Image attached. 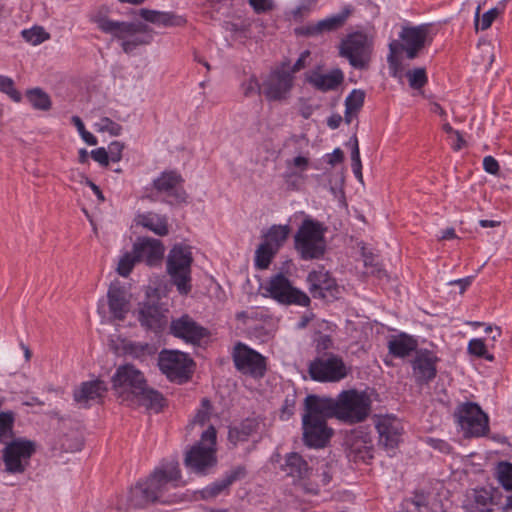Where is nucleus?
<instances>
[{
	"label": "nucleus",
	"instance_id": "nucleus-55",
	"mask_svg": "<svg viewBox=\"0 0 512 512\" xmlns=\"http://www.w3.org/2000/svg\"><path fill=\"white\" fill-rule=\"evenodd\" d=\"M246 475H247L246 467L243 465H238V466L232 467L229 471H227L225 473V475L223 476V479L226 481V483L230 487L236 481L244 479L246 477Z\"/></svg>",
	"mask_w": 512,
	"mask_h": 512
},
{
	"label": "nucleus",
	"instance_id": "nucleus-18",
	"mask_svg": "<svg viewBox=\"0 0 512 512\" xmlns=\"http://www.w3.org/2000/svg\"><path fill=\"white\" fill-rule=\"evenodd\" d=\"M217 450H187L184 457V465L191 473L200 476L207 475L216 467L218 458Z\"/></svg>",
	"mask_w": 512,
	"mask_h": 512
},
{
	"label": "nucleus",
	"instance_id": "nucleus-40",
	"mask_svg": "<svg viewBox=\"0 0 512 512\" xmlns=\"http://www.w3.org/2000/svg\"><path fill=\"white\" fill-rule=\"evenodd\" d=\"M26 97L34 109L48 111L51 108L50 96L40 88L28 90Z\"/></svg>",
	"mask_w": 512,
	"mask_h": 512
},
{
	"label": "nucleus",
	"instance_id": "nucleus-49",
	"mask_svg": "<svg viewBox=\"0 0 512 512\" xmlns=\"http://www.w3.org/2000/svg\"><path fill=\"white\" fill-rule=\"evenodd\" d=\"M229 488V485L222 478L216 480L201 491L202 498L207 500L214 498Z\"/></svg>",
	"mask_w": 512,
	"mask_h": 512
},
{
	"label": "nucleus",
	"instance_id": "nucleus-27",
	"mask_svg": "<svg viewBox=\"0 0 512 512\" xmlns=\"http://www.w3.org/2000/svg\"><path fill=\"white\" fill-rule=\"evenodd\" d=\"M282 470L288 476L297 480L310 479L311 475H313V466H309L302 455L296 451H292L286 455Z\"/></svg>",
	"mask_w": 512,
	"mask_h": 512
},
{
	"label": "nucleus",
	"instance_id": "nucleus-37",
	"mask_svg": "<svg viewBox=\"0 0 512 512\" xmlns=\"http://www.w3.org/2000/svg\"><path fill=\"white\" fill-rule=\"evenodd\" d=\"M290 232L291 227L288 224L272 225L264 234L263 242L278 251L286 242Z\"/></svg>",
	"mask_w": 512,
	"mask_h": 512
},
{
	"label": "nucleus",
	"instance_id": "nucleus-5",
	"mask_svg": "<svg viewBox=\"0 0 512 512\" xmlns=\"http://www.w3.org/2000/svg\"><path fill=\"white\" fill-rule=\"evenodd\" d=\"M192 263V248L189 245L175 244L168 253L166 270L180 295H188L192 290Z\"/></svg>",
	"mask_w": 512,
	"mask_h": 512
},
{
	"label": "nucleus",
	"instance_id": "nucleus-33",
	"mask_svg": "<svg viewBox=\"0 0 512 512\" xmlns=\"http://www.w3.org/2000/svg\"><path fill=\"white\" fill-rule=\"evenodd\" d=\"M417 346V340L406 333L394 336L388 342L389 353L397 358H404L410 355L417 349Z\"/></svg>",
	"mask_w": 512,
	"mask_h": 512
},
{
	"label": "nucleus",
	"instance_id": "nucleus-32",
	"mask_svg": "<svg viewBox=\"0 0 512 512\" xmlns=\"http://www.w3.org/2000/svg\"><path fill=\"white\" fill-rule=\"evenodd\" d=\"M343 79L342 71L335 69L327 74L313 72L308 76L307 81L316 89L326 92L336 89L342 83Z\"/></svg>",
	"mask_w": 512,
	"mask_h": 512
},
{
	"label": "nucleus",
	"instance_id": "nucleus-63",
	"mask_svg": "<svg viewBox=\"0 0 512 512\" xmlns=\"http://www.w3.org/2000/svg\"><path fill=\"white\" fill-rule=\"evenodd\" d=\"M370 450H348V453L346 454V457L349 461H357L359 459L365 461L366 455L369 453Z\"/></svg>",
	"mask_w": 512,
	"mask_h": 512
},
{
	"label": "nucleus",
	"instance_id": "nucleus-24",
	"mask_svg": "<svg viewBox=\"0 0 512 512\" xmlns=\"http://www.w3.org/2000/svg\"><path fill=\"white\" fill-rule=\"evenodd\" d=\"M107 390V385L102 380L86 381L74 390L73 397L77 403L88 407L92 402L100 401Z\"/></svg>",
	"mask_w": 512,
	"mask_h": 512
},
{
	"label": "nucleus",
	"instance_id": "nucleus-12",
	"mask_svg": "<svg viewBox=\"0 0 512 512\" xmlns=\"http://www.w3.org/2000/svg\"><path fill=\"white\" fill-rule=\"evenodd\" d=\"M371 47L366 35L353 33L347 36L340 45V55L349 60L356 69H364L370 61Z\"/></svg>",
	"mask_w": 512,
	"mask_h": 512
},
{
	"label": "nucleus",
	"instance_id": "nucleus-58",
	"mask_svg": "<svg viewBox=\"0 0 512 512\" xmlns=\"http://www.w3.org/2000/svg\"><path fill=\"white\" fill-rule=\"evenodd\" d=\"M242 87L245 96H250L253 93L262 92V85L259 84L258 80L254 76L250 77L247 81H245Z\"/></svg>",
	"mask_w": 512,
	"mask_h": 512
},
{
	"label": "nucleus",
	"instance_id": "nucleus-48",
	"mask_svg": "<svg viewBox=\"0 0 512 512\" xmlns=\"http://www.w3.org/2000/svg\"><path fill=\"white\" fill-rule=\"evenodd\" d=\"M365 99L364 91L360 89H354L345 99V108L350 111L358 112V110L363 106Z\"/></svg>",
	"mask_w": 512,
	"mask_h": 512
},
{
	"label": "nucleus",
	"instance_id": "nucleus-26",
	"mask_svg": "<svg viewBox=\"0 0 512 512\" xmlns=\"http://www.w3.org/2000/svg\"><path fill=\"white\" fill-rule=\"evenodd\" d=\"M380 443L386 448H395L400 444L403 427L400 421L393 417H384L376 425Z\"/></svg>",
	"mask_w": 512,
	"mask_h": 512
},
{
	"label": "nucleus",
	"instance_id": "nucleus-22",
	"mask_svg": "<svg viewBox=\"0 0 512 512\" xmlns=\"http://www.w3.org/2000/svg\"><path fill=\"white\" fill-rule=\"evenodd\" d=\"M436 356L428 350H423L417 353L415 359L412 361L413 375L416 382L428 383L435 378L436 370Z\"/></svg>",
	"mask_w": 512,
	"mask_h": 512
},
{
	"label": "nucleus",
	"instance_id": "nucleus-30",
	"mask_svg": "<svg viewBox=\"0 0 512 512\" xmlns=\"http://www.w3.org/2000/svg\"><path fill=\"white\" fill-rule=\"evenodd\" d=\"M34 450H3L5 470L9 473H23Z\"/></svg>",
	"mask_w": 512,
	"mask_h": 512
},
{
	"label": "nucleus",
	"instance_id": "nucleus-61",
	"mask_svg": "<svg viewBox=\"0 0 512 512\" xmlns=\"http://www.w3.org/2000/svg\"><path fill=\"white\" fill-rule=\"evenodd\" d=\"M483 168L487 173L496 175L499 172V164L492 156H486L483 159Z\"/></svg>",
	"mask_w": 512,
	"mask_h": 512
},
{
	"label": "nucleus",
	"instance_id": "nucleus-2",
	"mask_svg": "<svg viewBox=\"0 0 512 512\" xmlns=\"http://www.w3.org/2000/svg\"><path fill=\"white\" fill-rule=\"evenodd\" d=\"M112 390L117 399L127 406H144L159 412L164 398L151 388L142 371L132 364L120 365L111 378Z\"/></svg>",
	"mask_w": 512,
	"mask_h": 512
},
{
	"label": "nucleus",
	"instance_id": "nucleus-21",
	"mask_svg": "<svg viewBox=\"0 0 512 512\" xmlns=\"http://www.w3.org/2000/svg\"><path fill=\"white\" fill-rule=\"evenodd\" d=\"M182 179L176 172H163L153 181V186L158 194L163 195L167 201H182L184 192L180 187Z\"/></svg>",
	"mask_w": 512,
	"mask_h": 512
},
{
	"label": "nucleus",
	"instance_id": "nucleus-8",
	"mask_svg": "<svg viewBox=\"0 0 512 512\" xmlns=\"http://www.w3.org/2000/svg\"><path fill=\"white\" fill-rule=\"evenodd\" d=\"M428 30L429 28L427 25L403 27L399 34L403 43L400 44L397 41H393L389 45L390 54L387 57L389 64L391 66L396 64L395 54L399 47L406 52L407 58L414 59L417 57L419 51L425 46Z\"/></svg>",
	"mask_w": 512,
	"mask_h": 512
},
{
	"label": "nucleus",
	"instance_id": "nucleus-44",
	"mask_svg": "<svg viewBox=\"0 0 512 512\" xmlns=\"http://www.w3.org/2000/svg\"><path fill=\"white\" fill-rule=\"evenodd\" d=\"M137 262H139V260H138V258H136V254H134L133 250H132V252L124 253L118 261V265H117L118 274L123 277H127L131 273L133 267L135 266V264Z\"/></svg>",
	"mask_w": 512,
	"mask_h": 512
},
{
	"label": "nucleus",
	"instance_id": "nucleus-36",
	"mask_svg": "<svg viewBox=\"0 0 512 512\" xmlns=\"http://www.w3.org/2000/svg\"><path fill=\"white\" fill-rule=\"evenodd\" d=\"M138 224L151 230L159 236H165L168 234V223L165 216H161L155 213H146L138 216Z\"/></svg>",
	"mask_w": 512,
	"mask_h": 512
},
{
	"label": "nucleus",
	"instance_id": "nucleus-60",
	"mask_svg": "<svg viewBox=\"0 0 512 512\" xmlns=\"http://www.w3.org/2000/svg\"><path fill=\"white\" fill-rule=\"evenodd\" d=\"M91 157L94 161L98 162L103 166H107L109 163L108 152L105 148L100 147L91 151Z\"/></svg>",
	"mask_w": 512,
	"mask_h": 512
},
{
	"label": "nucleus",
	"instance_id": "nucleus-62",
	"mask_svg": "<svg viewBox=\"0 0 512 512\" xmlns=\"http://www.w3.org/2000/svg\"><path fill=\"white\" fill-rule=\"evenodd\" d=\"M315 107L308 103L306 100L301 99L299 104V113L300 115L308 119L314 113Z\"/></svg>",
	"mask_w": 512,
	"mask_h": 512
},
{
	"label": "nucleus",
	"instance_id": "nucleus-29",
	"mask_svg": "<svg viewBox=\"0 0 512 512\" xmlns=\"http://www.w3.org/2000/svg\"><path fill=\"white\" fill-rule=\"evenodd\" d=\"M107 297L112 316L117 320H123L129 311V300L125 289L118 285H111Z\"/></svg>",
	"mask_w": 512,
	"mask_h": 512
},
{
	"label": "nucleus",
	"instance_id": "nucleus-46",
	"mask_svg": "<svg viewBox=\"0 0 512 512\" xmlns=\"http://www.w3.org/2000/svg\"><path fill=\"white\" fill-rule=\"evenodd\" d=\"M409 85L413 89H421L427 83L426 70L422 67L415 68L406 72Z\"/></svg>",
	"mask_w": 512,
	"mask_h": 512
},
{
	"label": "nucleus",
	"instance_id": "nucleus-47",
	"mask_svg": "<svg viewBox=\"0 0 512 512\" xmlns=\"http://www.w3.org/2000/svg\"><path fill=\"white\" fill-rule=\"evenodd\" d=\"M497 475L503 488L506 490H512V464L507 462L499 463Z\"/></svg>",
	"mask_w": 512,
	"mask_h": 512
},
{
	"label": "nucleus",
	"instance_id": "nucleus-16",
	"mask_svg": "<svg viewBox=\"0 0 512 512\" xmlns=\"http://www.w3.org/2000/svg\"><path fill=\"white\" fill-rule=\"evenodd\" d=\"M292 73L275 70L262 83V93L269 101H283L289 97L293 87Z\"/></svg>",
	"mask_w": 512,
	"mask_h": 512
},
{
	"label": "nucleus",
	"instance_id": "nucleus-31",
	"mask_svg": "<svg viewBox=\"0 0 512 512\" xmlns=\"http://www.w3.org/2000/svg\"><path fill=\"white\" fill-rule=\"evenodd\" d=\"M313 466V475L307 479L311 484L317 487L326 486L330 483L332 475L335 471L336 463L331 458L330 454L327 458L317 460Z\"/></svg>",
	"mask_w": 512,
	"mask_h": 512
},
{
	"label": "nucleus",
	"instance_id": "nucleus-34",
	"mask_svg": "<svg viewBox=\"0 0 512 512\" xmlns=\"http://www.w3.org/2000/svg\"><path fill=\"white\" fill-rule=\"evenodd\" d=\"M140 15L144 20L164 27L183 26L186 23L184 17L171 12L142 9Z\"/></svg>",
	"mask_w": 512,
	"mask_h": 512
},
{
	"label": "nucleus",
	"instance_id": "nucleus-57",
	"mask_svg": "<svg viewBox=\"0 0 512 512\" xmlns=\"http://www.w3.org/2000/svg\"><path fill=\"white\" fill-rule=\"evenodd\" d=\"M124 149V144L119 141H113L108 146V157L109 160L113 162H118L121 160L122 151Z\"/></svg>",
	"mask_w": 512,
	"mask_h": 512
},
{
	"label": "nucleus",
	"instance_id": "nucleus-41",
	"mask_svg": "<svg viewBox=\"0 0 512 512\" xmlns=\"http://www.w3.org/2000/svg\"><path fill=\"white\" fill-rule=\"evenodd\" d=\"M278 251L262 242L255 251V266L258 269H266Z\"/></svg>",
	"mask_w": 512,
	"mask_h": 512
},
{
	"label": "nucleus",
	"instance_id": "nucleus-10",
	"mask_svg": "<svg viewBox=\"0 0 512 512\" xmlns=\"http://www.w3.org/2000/svg\"><path fill=\"white\" fill-rule=\"evenodd\" d=\"M192 360L178 350H163L159 354L158 365L163 374L171 381L185 382L191 372Z\"/></svg>",
	"mask_w": 512,
	"mask_h": 512
},
{
	"label": "nucleus",
	"instance_id": "nucleus-42",
	"mask_svg": "<svg viewBox=\"0 0 512 512\" xmlns=\"http://www.w3.org/2000/svg\"><path fill=\"white\" fill-rule=\"evenodd\" d=\"M480 6L476 8L474 15V25L476 30H486L488 29L493 21L498 17L499 10L497 8H491L487 12H485L480 19Z\"/></svg>",
	"mask_w": 512,
	"mask_h": 512
},
{
	"label": "nucleus",
	"instance_id": "nucleus-52",
	"mask_svg": "<svg viewBox=\"0 0 512 512\" xmlns=\"http://www.w3.org/2000/svg\"><path fill=\"white\" fill-rule=\"evenodd\" d=\"M212 414V404L209 399L203 398L201 401L200 408L194 417L193 423L204 425L209 421Z\"/></svg>",
	"mask_w": 512,
	"mask_h": 512
},
{
	"label": "nucleus",
	"instance_id": "nucleus-4",
	"mask_svg": "<svg viewBox=\"0 0 512 512\" xmlns=\"http://www.w3.org/2000/svg\"><path fill=\"white\" fill-rule=\"evenodd\" d=\"M326 231L327 228L319 221L312 218L303 220L294 236L295 248L303 260L319 259L324 255Z\"/></svg>",
	"mask_w": 512,
	"mask_h": 512
},
{
	"label": "nucleus",
	"instance_id": "nucleus-3",
	"mask_svg": "<svg viewBox=\"0 0 512 512\" xmlns=\"http://www.w3.org/2000/svg\"><path fill=\"white\" fill-rule=\"evenodd\" d=\"M94 22L102 32L121 40V46L125 53L132 52L140 45L149 44L153 38L147 25L141 23L113 21L103 16H96Z\"/></svg>",
	"mask_w": 512,
	"mask_h": 512
},
{
	"label": "nucleus",
	"instance_id": "nucleus-19",
	"mask_svg": "<svg viewBox=\"0 0 512 512\" xmlns=\"http://www.w3.org/2000/svg\"><path fill=\"white\" fill-rule=\"evenodd\" d=\"M133 251L139 262H145L149 266H156L162 261L165 248L160 240L143 237L133 244Z\"/></svg>",
	"mask_w": 512,
	"mask_h": 512
},
{
	"label": "nucleus",
	"instance_id": "nucleus-54",
	"mask_svg": "<svg viewBox=\"0 0 512 512\" xmlns=\"http://www.w3.org/2000/svg\"><path fill=\"white\" fill-rule=\"evenodd\" d=\"M125 350L135 358H140L146 354L152 353V347L147 343H129L125 346Z\"/></svg>",
	"mask_w": 512,
	"mask_h": 512
},
{
	"label": "nucleus",
	"instance_id": "nucleus-53",
	"mask_svg": "<svg viewBox=\"0 0 512 512\" xmlns=\"http://www.w3.org/2000/svg\"><path fill=\"white\" fill-rule=\"evenodd\" d=\"M96 127L100 132H108L110 135L118 136L122 132V126L108 117H103L100 119L98 123H96Z\"/></svg>",
	"mask_w": 512,
	"mask_h": 512
},
{
	"label": "nucleus",
	"instance_id": "nucleus-38",
	"mask_svg": "<svg viewBox=\"0 0 512 512\" xmlns=\"http://www.w3.org/2000/svg\"><path fill=\"white\" fill-rule=\"evenodd\" d=\"M257 423L253 419H246L237 426L230 427L228 438L233 445L243 443L256 430Z\"/></svg>",
	"mask_w": 512,
	"mask_h": 512
},
{
	"label": "nucleus",
	"instance_id": "nucleus-6",
	"mask_svg": "<svg viewBox=\"0 0 512 512\" xmlns=\"http://www.w3.org/2000/svg\"><path fill=\"white\" fill-rule=\"evenodd\" d=\"M336 419L347 424L364 421L371 411V399L365 391L344 390L338 394Z\"/></svg>",
	"mask_w": 512,
	"mask_h": 512
},
{
	"label": "nucleus",
	"instance_id": "nucleus-45",
	"mask_svg": "<svg viewBox=\"0 0 512 512\" xmlns=\"http://www.w3.org/2000/svg\"><path fill=\"white\" fill-rule=\"evenodd\" d=\"M0 91L16 103L22 99L21 93L15 88L13 79L8 76L0 75Z\"/></svg>",
	"mask_w": 512,
	"mask_h": 512
},
{
	"label": "nucleus",
	"instance_id": "nucleus-17",
	"mask_svg": "<svg viewBox=\"0 0 512 512\" xmlns=\"http://www.w3.org/2000/svg\"><path fill=\"white\" fill-rule=\"evenodd\" d=\"M337 398L320 397L308 395L304 401L303 415L310 416V419L326 421L328 418H336Z\"/></svg>",
	"mask_w": 512,
	"mask_h": 512
},
{
	"label": "nucleus",
	"instance_id": "nucleus-59",
	"mask_svg": "<svg viewBox=\"0 0 512 512\" xmlns=\"http://www.w3.org/2000/svg\"><path fill=\"white\" fill-rule=\"evenodd\" d=\"M253 10L258 13H265L273 8L272 0H249Z\"/></svg>",
	"mask_w": 512,
	"mask_h": 512
},
{
	"label": "nucleus",
	"instance_id": "nucleus-43",
	"mask_svg": "<svg viewBox=\"0 0 512 512\" xmlns=\"http://www.w3.org/2000/svg\"><path fill=\"white\" fill-rule=\"evenodd\" d=\"M21 34L25 41L32 45L41 44L50 38L49 33H47L42 27L39 26L25 29L21 32Z\"/></svg>",
	"mask_w": 512,
	"mask_h": 512
},
{
	"label": "nucleus",
	"instance_id": "nucleus-64",
	"mask_svg": "<svg viewBox=\"0 0 512 512\" xmlns=\"http://www.w3.org/2000/svg\"><path fill=\"white\" fill-rule=\"evenodd\" d=\"M344 159L343 151L340 148H336L332 154L329 155L328 163L332 166L341 163Z\"/></svg>",
	"mask_w": 512,
	"mask_h": 512
},
{
	"label": "nucleus",
	"instance_id": "nucleus-51",
	"mask_svg": "<svg viewBox=\"0 0 512 512\" xmlns=\"http://www.w3.org/2000/svg\"><path fill=\"white\" fill-rule=\"evenodd\" d=\"M468 352L489 361L494 359L493 355L487 353L486 345L482 339L475 338L470 340L468 343Z\"/></svg>",
	"mask_w": 512,
	"mask_h": 512
},
{
	"label": "nucleus",
	"instance_id": "nucleus-13",
	"mask_svg": "<svg viewBox=\"0 0 512 512\" xmlns=\"http://www.w3.org/2000/svg\"><path fill=\"white\" fill-rule=\"evenodd\" d=\"M167 313L168 310L155 299L139 303L136 311L137 320L140 325L144 329L155 333L160 332L166 327L168 322Z\"/></svg>",
	"mask_w": 512,
	"mask_h": 512
},
{
	"label": "nucleus",
	"instance_id": "nucleus-11",
	"mask_svg": "<svg viewBox=\"0 0 512 512\" xmlns=\"http://www.w3.org/2000/svg\"><path fill=\"white\" fill-rule=\"evenodd\" d=\"M309 374L319 382H338L348 375V368L339 356L319 357L309 365Z\"/></svg>",
	"mask_w": 512,
	"mask_h": 512
},
{
	"label": "nucleus",
	"instance_id": "nucleus-14",
	"mask_svg": "<svg viewBox=\"0 0 512 512\" xmlns=\"http://www.w3.org/2000/svg\"><path fill=\"white\" fill-rule=\"evenodd\" d=\"M233 361L237 370L255 378L262 377L266 370L264 357L242 343L234 347Z\"/></svg>",
	"mask_w": 512,
	"mask_h": 512
},
{
	"label": "nucleus",
	"instance_id": "nucleus-28",
	"mask_svg": "<svg viewBox=\"0 0 512 512\" xmlns=\"http://www.w3.org/2000/svg\"><path fill=\"white\" fill-rule=\"evenodd\" d=\"M309 292L314 298H325L326 292L335 287V281L330 277L328 271L320 268L308 274Z\"/></svg>",
	"mask_w": 512,
	"mask_h": 512
},
{
	"label": "nucleus",
	"instance_id": "nucleus-1",
	"mask_svg": "<svg viewBox=\"0 0 512 512\" xmlns=\"http://www.w3.org/2000/svg\"><path fill=\"white\" fill-rule=\"evenodd\" d=\"M184 485L179 463L175 459L161 461L143 480L132 486L126 495L128 508H143L154 502H166L172 489Z\"/></svg>",
	"mask_w": 512,
	"mask_h": 512
},
{
	"label": "nucleus",
	"instance_id": "nucleus-35",
	"mask_svg": "<svg viewBox=\"0 0 512 512\" xmlns=\"http://www.w3.org/2000/svg\"><path fill=\"white\" fill-rule=\"evenodd\" d=\"M492 496L485 489H475L465 504V512H491Z\"/></svg>",
	"mask_w": 512,
	"mask_h": 512
},
{
	"label": "nucleus",
	"instance_id": "nucleus-20",
	"mask_svg": "<svg viewBox=\"0 0 512 512\" xmlns=\"http://www.w3.org/2000/svg\"><path fill=\"white\" fill-rule=\"evenodd\" d=\"M170 332L173 336L189 343L199 342L205 336V329L198 325L189 315L171 321Z\"/></svg>",
	"mask_w": 512,
	"mask_h": 512
},
{
	"label": "nucleus",
	"instance_id": "nucleus-9",
	"mask_svg": "<svg viewBox=\"0 0 512 512\" xmlns=\"http://www.w3.org/2000/svg\"><path fill=\"white\" fill-rule=\"evenodd\" d=\"M266 291L271 298L281 304L300 306H308L310 304L308 295L293 287L290 280L282 273H278L270 278Z\"/></svg>",
	"mask_w": 512,
	"mask_h": 512
},
{
	"label": "nucleus",
	"instance_id": "nucleus-7",
	"mask_svg": "<svg viewBox=\"0 0 512 512\" xmlns=\"http://www.w3.org/2000/svg\"><path fill=\"white\" fill-rule=\"evenodd\" d=\"M454 417L463 435L467 438L483 436L488 430V416L476 403L459 404L454 412Z\"/></svg>",
	"mask_w": 512,
	"mask_h": 512
},
{
	"label": "nucleus",
	"instance_id": "nucleus-15",
	"mask_svg": "<svg viewBox=\"0 0 512 512\" xmlns=\"http://www.w3.org/2000/svg\"><path fill=\"white\" fill-rule=\"evenodd\" d=\"M302 431L303 442L309 448H325L334 435L326 421L310 419L308 415H302Z\"/></svg>",
	"mask_w": 512,
	"mask_h": 512
},
{
	"label": "nucleus",
	"instance_id": "nucleus-56",
	"mask_svg": "<svg viewBox=\"0 0 512 512\" xmlns=\"http://www.w3.org/2000/svg\"><path fill=\"white\" fill-rule=\"evenodd\" d=\"M296 403V395L292 393L287 395L284 401V404L281 408L280 418L282 420H288L294 413Z\"/></svg>",
	"mask_w": 512,
	"mask_h": 512
},
{
	"label": "nucleus",
	"instance_id": "nucleus-23",
	"mask_svg": "<svg viewBox=\"0 0 512 512\" xmlns=\"http://www.w3.org/2000/svg\"><path fill=\"white\" fill-rule=\"evenodd\" d=\"M15 415L12 411L0 413V444L5 448H34V443L24 438L13 436V424Z\"/></svg>",
	"mask_w": 512,
	"mask_h": 512
},
{
	"label": "nucleus",
	"instance_id": "nucleus-39",
	"mask_svg": "<svg viewBox=\"0 0 512 512\" xmlns=\"http://www.w3.org/2000/svg\"><path fill=\"white\" fill-rule=\"evenodd\" d=\"M286 171L283 175L286 183H290L293 178H303V172H305L309 165L310 160L308 157L298 155L292 159H288L285 162Z\"/></svg>",
	"mask_w": 512,
	"mask_h": 512
},
{
	"label": "nucleus",
	"instance_id": "nucleus-25",
	"mask_svg": "<svg viewBox=\"0 0 512 512\" xmlns=\"http://www.w3.org/2000/svg\"><path fill=\"white\" fill-rule=\"evenodd\" d=\"M348 17V12H341L317 23H309L303 27L295 29L296 34L302 36H318L325 32H331L342 27Z\"/></svg>",
	"mask_w": 512,
	"mask_h": 512
},
{
	"label": "nucleus",
	"instance_id": "nucleus-50",
	"mask_svg": "<svg viewBox=\"0 0 512 512\" xmlns=\"http://www.w3.org/2000/svg\"><path fill=\"white\" fill-rule=\"evenodd\" d=\"M216 430L213 426H209L201 433L200 440L190 448H213L216 445Z\"/></svg>",
	"mask_w": 512,
	"mask_h": 512
}]
</instances>
